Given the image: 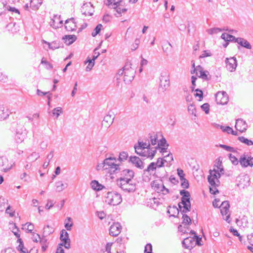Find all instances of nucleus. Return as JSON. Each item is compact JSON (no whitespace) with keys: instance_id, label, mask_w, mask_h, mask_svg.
Wrapping results in <instances>:
<instances>
[{"instance_id":"obj_1","label":"nucleus","mask_w":253,"mask_h":253,"mask_svg":"<svg viewBox=\"0 0 253 253\" xmlns=\"http://www.w3.org/2000/svg\"><path fill=\"white\" fill-rule=\"evenodd\" d=\"M220 173H217L216 171L210 170V175L208 177V182L211 185L210 192L211 194L215 195L219 193L216 187L220 184L219 178L220 177Z\"/></svg>"},{"instance_id":"obj_2","label":"nucleus","mask_w":253,"mask_h":253,"mask_svg":"<svg viewBox=\"0 0 253 253\" xmlns=\"http://www.w3.org/2000/svg\"><path fill=\"white\" fill-rule=\"evenodd\" d=\"M117 161L115 157L106 158L103 161L105 169H108L111 174H116L120 171V165L116 164Z\"/></svg>"},{"instance_id":"obj_3","label":"nucleus","mask_w":253,"mask_h":253,"mask_svg":"<svg viewBox=\"0 0 253 253\" xmlns=\"http://www.w3.org/2000/svg\"><path fill=\"white\" fill-rule=\"evenodd\" d=\"M105 202L110 205L116 206L122 202L121 194L115 191L108 192L105 196Z\"/></svg>"},{"instance_id":"obj_4","label":"nucleus","mask_w":253,"mask_h":253,"mask_svg":"<svg viewBox=\"0 0 253 253\" xmlns=\"http://www.w3.org/2000/svg\"><path fill=\"white\" fill-rule=\"evenodd\" d=\"M180 194L182 196L181 198V203L183 205L182 212H187L190 211L191 209L190 202L191 195L189 191L183 189L180 191Z\"/></svg>"},{"instance_id":"obj_5","label":"nucleus","mask_w":253,"mask_h":253,"mask_svg":"<svg viewBox=\"0 0 253 253\" xmlns=\"http://www.w3.org/2000/svg\"><path fill=\"white\" fill-rule=\"evenodd\" d=\"M117 185L123 191L128 193L133 192L136 189V183L133 179L130 181L123 180L122 181H117Z\"/></svg>"},{"instance_id":"obj_6","label":"nucleus","mask_w":253,"mask_h":253,"mask_svg":"<svg viewBox=\"0 0 253 253\" xmlns=\"http://www.w3.org/2000/svg\"><path fill=\"white\" fill-rule=\"evenodd\" d=\"M160 83L159 86V91L164 92L170 86L169 76L161 74L160 77Z\"/></svg>"},{"instance_id":"obj_7","label":"nucleus","mask_w":253,"mask_h":253,"mask_svg":"<svg viewBox=\"0 0 253 253\" xmlns=\"http://www.w3.org/2000/svg\"><path fill=\"white\" fill-rule=\"evenodd\" d=\"M119 172H121L120 177L118 179L117 181H122L123 180L130 181L133 179L134 176V172L131 169H125Z\"/></svg>"},{"instance_id":"obj_8","label":"nucleus","mask_w":253,"mask_h":253,"mask_svg":"<svg viewBox=\"0 0 253 253\" xmlns=\"http://www.w3.org/2000/svg\"><path fill=\"white\" fill-rule=\"evenodd\" d=\"M150 144L149 142L147 143L138 141V145H135L134 147L135 153L139 155H144L143 154V151H145V149H150Z\"/></svg>"},{"instance_id":"obj_9","label":"nucleus","mask_w":253,"mask_h":253,"mask_svg":"<svg viewBox=\"0 0 253 253\" xmlns=\"http://www.w3.org/2000/svg\"><path fill=\"white\" fill-rule=\"evenodd\" d=\"M128 162L139 169H142L144 168V163L138 157L136 156H130Z\"/></svg>"},{"instance_id":"obj_10","label":"nucleus","mask_w":253,"mask_h":253,"mask_svg":"<svg viewBox=\"0 0 253 253\" xmlns=\"http://www.w3.org/2000/svg\"><path fill=\"white\" fill-rule=\"evenodd\" d=\"M122 230V226L121 224L117 222L114 223L109 228V234L114 237L117 236Z\"/></svg>"},{"instance_id":"obj_11","label":"nucleus","mask_w":253,"mask_h":253,"mask_svg":"<svg viewBox=\"0 0 253 253\" xmlns=\"http://www.w3.org/2000/svg\"><path fill=\"white\" fill-rule=\"evenodd\" d=\"M226 68L230 72H233L237 67V60L234 57L226 58L225 60Z\"/></svg>"},{"instance_id":"obj_12","label":"nucleus","mask_w":253,"mask_h":253,"mask_svg":"<svg viewBox=\"0 0 253 253\" xmlns=\"http://www.w3.org/2000/svg\"><path fill=\"white\" fill-rule=\"evenodd\" d=\"M230 204L228 201H224L222 202V216L223 214L226 215V218L224 219L228 223H230L231 220L230 218V211H229Z\"/></svg>"},{"instance_id":"obj_13","label":"nucleus","mask_w":253,"mask_h":253,"mask_svg":"<svg viewBox=\"0 0 253 253\" xmlns=\"http://www.w3.org/2000/svg\"><path fill=\"white\" fill-rule=\"evenodd\" d=\"M12 164L9 163L5 157H0V169L5 172L10 170L12 168Z\"/></svg>"},{"instance_id":"obj_14","label":"nucleus","mask_w":253,"mask_h":253,"mask_svg":"<svg viewBox=\"0 0 253 253\" xmlns=\"http://www.w3.org/2000/svg\"><path fill=\"white\" fill-rule=\"evenodd\" d=\"M235 127L240 132H244L247 129L248 125L243 119H238L236 121Z\"/></svg>"},{"instance_id":"obj_15","label":"nucleus","mask_w":253,"mask_h":253,"mask_svg":"<svg viewBox=\"0 0 253 253\" xmlns=\"http://www.w3.org/2000/svg\"><path fill=\"white\" fill-rule=\"evenodd\" d=\"M65 28L68 31H74L76 30L77 25L74 18L68 19L65 21Z\"/></svg>"},{"instance_id":"obj_16","label":"nucleus","mask_w":253,"mask_h":253,"mask_svg":"<svg viewBox=\"0 0 253 253\" xmlns=\"http://www.w3.org/2000/svg\"><path fill=\"white\" fill-rule=\"evenodd\" d=\"M135 71L134 69H130L124 74V81L126 84H129L133 80Z\"/></svg>"},{"instance_id":"obj_17","label":"nucleus","mask_w":253,"mask_h":253,"mask_svg":"<svg viewBox=\"0 0 253 253\" xmlns=\"http://www.w3.org/2000/svg\"><path fill=\"white\" fill-rule=\"evenodd\" d=\"M195 239L192 237H187L185 238L182 243V246L186 249L191 250L194 247Z\"/></svg>"},{"instance_id":"obj_18","label":"nucleus","mask_w":253,"mask_h":253,"mask_svg":"<svg viewBox=\"0 0 253 253\" xmlns=\"http://www.w3.org/2000/svg\"><path fill=\"white\" fill-rule=\"evenodd\" d=\"M66 237H63L62 234L60 235V239L62 241L61 243H60L58 246L63 247L64 246L66 249H69L70 248V239L69 238V234L66 233Z\"/></svg>"},{"instance_id":"obj_19","label":"nucleus","mask_w":253,"mask_h":253,"mask_svg":"<svg viewBox=\"0 0 253 253\" xmlns=\"http://www.w3.org/2000/svg\"><path fill=\"white\" fill-rule=\"evenodd\" d=\"M197 69L199 75H198L199 78H202V79L206 81H209L211 79V77H209V72L208 71L204 70L203 67L200 66H197Z\"/></svg>"},{"instance_id":"obj_20","label":"nucleus","mask_w":253,"mask_h":253,"mask_svg":"<svg viewBox=\"0 0 253 253\" xmlns=\"http://www.w3.org/2000/svg\"><path fill=\"white\" fill-rule=\"evenodd\" d=\"M10 112L7 107L0 105V121L6 120L9 116Z\"/></svg>"},{"instance_id":"obj_21","label":"nucleus","mask_w":253,"mask_h":253,"mask_svg":"<svg viewBox=\"0 0 253 253\" xmlns=\"http://www.w3.org/2000/svg\"><path fill=\"white\" fill-rule=\"evenodd\" d=\"M236 38L230 34L226 33H222V40H224L225 42V43L222 44L223 46L224 47H226L229 44V42H234L235 41Z\"/></svg>"},{"instance_id":"obj_22","label":"nucleus","mask_w":253,"mask_h":253,"mask_svg":"<svg viewBox=\"0 0 253 253\" xmlns=\"http://www.w3.org/2000/svg\"><path fill=\"white\" fill-rule=\"evenodd\" d=\"M248 155L244 153L242 155L239 160V163L243 168H247L250 165V161H249Z\"/></svg>"},{"instance_id":"obj_23","label":"nucleus","mask_w":253,"mask_h":253,"mask_svg":"<svg viewBox=\"0 0 253 253\" xmlns=\"http://www.w3.org/2000/svg\"><path fill=\"white\" fill-rule=\"evenodd\" d=\"M235 42H237L241 46L244 47L247 49H250L252 48L251 44L246 40L242 38H237L236 39Z\"/></svg>"},{"instance_id":"obj_24","label":"nucleus","mask_w":253,"mask_h":253,"mask_svg":"<svg viewBox=\"0 0 253 253\" xmlns=\"http://www.w3.org/2000/svg\"><path fill=\"white\" fill-rule=\"evenodd\" d=\"M168 208H169L167 212L169 214V216H172L174 217H178V215L179 214V209H177V207L175 206H173L172 207L169 206Z\"/></svg>"},{"instance_id":"obj_25","label":"nucleus","mask_w":253,"mask_h":253,"mask_svg":"<svg viewBox=\"0 0 253 253\" xmlns=\"http://www.w3.org/2000/svg\"><path fill=\"white\" fill-rule=\"evenodd\" d=\"M249 176L248 174H245L241 177L240 180H239V183L238 184V185H241L244 188L245 186L249 185Z\"/></svg>"},{"instance_id":"obj_26","label":"nucleus","mask_w":253,"mask_h":253,"mask_svg":"<svg viewBox=\"0 0 253 253\" xmlns=\"http://www.w3.org/2000/svg\"><path fill=\"white\" fill-rule=\"evenodd\" d=\"M91 188L95 191H99L105 188L104 186L101 184L99 182L96 180L91 181L90 183Z\"/></svg>"},{"instance_id":"obj_27","label":"nucleus","mask_w":253,"mask_h":253,"mask_svg":"<svg viewBox=\"0 0 253 253\" xmlns=\"http://www.w3.org/2000/svg\"><path fill=\"white\" fill-rule=\"evenodd\" d=\"M26 137L25 132H21L20 131H16L15 134V139L17 143H21Z\"/></svg>"},{"instance_id":"obj_28","label":"nucleus","mask_w":253,"mask_h":253,"mask_svg":"<svg viewBox=\"0 0 253 253\" xmlns=\"http://www.w3.org/2000/svg\"><path fill=\"white\" fill-rule=\"evenodd\" d=\"M63 40H64L65 43L68 45L71 44L73 43L76 40L77 37L75 35H65L63 37Z\"/></svg>"},{"instance_id":"obj_29","label":"nucleus","mask_w":253,"mask_h":253,"mask_svg":"<svg viewBox=\"0 0 253 253\" xmlns=\"http://www.w3.org/2000/svg\"><path fill=\"white\" fill-rule=\"evenodd\" d=\"M114 120V117L112 115L108 114L104 117L103 121V124H105V123H107V126H108L107 127H109L112 124Z\"/></svg>"},{"instance_id":"obj_30","label":"nucleus","mask_w":253,"mask_h":253,"mask_svg":"<svg viewBox=\"0 0 253 253\" xmlns=\"http://www.w3.org/2000/svg\"><path fill=\"white\" fill-rule=\"evenodd\" d=\"M67 186L68 184L67 183H63L61 181H58L55 183L56 190L58 192L62 191Z\"/></svg>"},{"instance_id":"obj_31","label":"nucleus","mask_w":253,"mask_h":253,"mask_svg":"<svg viewBox=\"0 0 253 253\" xmlns=\"http://www.w3.org/2000/svg\"><path fill=\"white\" fill-rule=\"evenodd\" d=\"M214 169L212 170H215L217 173L221 172V161L220 157H218L215 161L214 164Z\"/></svg>"},{"instance_id":"obj_32","label":"nucleus","mask_w":253,"mask_h":253,"mask_svg":"<svg viewBox=\"0 0 253 253\" xmlns=\"http://www.w3.org/2000/svg\"><path fill=\"white\" fill-rule=\"evenodd\" d=\"M157 152L156 149L155 150H150L148 149L147 151H144V155H141L143 157H146L147 158H150L151 160L153 159L156 153Z\"/></svg>"},{"instance_id":"obj_33","label":"nucleus","mask_w":253,"mask_h":253,"mask_svg":"<svg viewBox=\"0 0 253 253\" xmlns=\"http://www.w3.org/2000/svg\"><path fill=\"white\" fill-rule=\"evenodd\" d=\"M42 3V0H31L30 7L33 10L39 8Z\"/></svg>"},{"instance_id":"obj_34","label":"nucleus","mask_w":253,"mask_h":253,"mask_svg":"<svg viewBox=\"0 0 253 253\" xmlns=\"http://www.w3.org/2000/svg\"><path fill=\"white\" fill-rule=\"evenodd\" d=\"M148 205H150L152 208L156 209L160 205L159 199L156 198L150 199L148 202Z\"/></svg>"},{"instance_id":"obj_35","label":"nucleus","mask_w":253,"mask_h":253,"mask_svg":"<svg viewBox=\"0 0 253 253\" xmlns=\"http://www.w3.org/2000/svg\"><path fill=\"white\" fill-rule=\"evenodd\" d=\"M92 5L90 3L84 4L82 6V14L86 16V15H92L93 14L92 12L91 11H87V7H91Z\"/></svg>"},{"instance_id":"obj_36","label":"nucleus","mask_w":253,"mask_h":253,"mask_svg":"<svg viewBox=\"0 0 253 253\" xmlns=\"http://www.w3.org/2000/svg\"><path fill=\"white\" fill-rule=\"evenodd\" d=\"M157 168H158V167L156 166V164H155V162H152L148 165L147 169L144 170V172H148L151 174V171H156Z\"/></svg>"},{"instance_id":"obj_37","label":"nucleus","mask_w":253,"mask_h":253,"mask_svg":"<svg viewBox=\"0 0 253 253\" xmlns=\"http://www.w3.org/2000/svg\"><path fill=\"white\" fill-rule=\"evenodd\" d=\"M73 225V223L72 222V218L70 217H67L65 220V225L64 226L65 228L68 230L70 231L71 230V228Z\"/></svg>"},{"instance_id":"obj_38","label":"nucleus","mask_w":253,"mask_h":253,"mask_svg":"<svg viewBox=\"0 0 253 253\" xmlns=\"http://www.w3.org/2000/svg\"><path fill=\"white\" fill-rule=\"evenodd\" d=\"M54 232V229L49 225H47L43 228V234L44 236H47Z\"/></svg>"},{"instance_id":"obj_39","label":"nucleus","mask_w":253,"mask_h":253,"mask_svg":"<svg viewBox=\"0 0 253 253\" xmlns=\"http://www.w3.org/2000/svg\"><path fill=\"white\" fill-rule=\"evenodd\" d=\"M182 214V223L185 225H188L191 224V219L190 217L185 213Z\"/></svg>"},{"instance_id":"obj_40","label":"nucleus","mask_w":253,"mask_h":253,"mask_svg":"<svg viewBox=\"0 0 253 253\" xmlns=\"http://www.w3.org/2000/svg\"><path fill=\"white\" fill-rule=\"evenodd\" d=\"M128 158V153L126 152L123 151L120 153L118 160L121 162H124Z\"/></svg>"},{"instance_id":"obj_41","label":"nucleus","mask_w":253,"mask_h":253,"mask_svg":"<svg viewBox=\"0 0 253 253\" xmlns=\"http://www.w3.org/2000/svg\"><path fill=\"white\" fill-rule=\"evenodd\" d=\"M238 139L241 142L246 144L248 146L253 145V142L251 140H249L244 136H239Z\"/></svg>"},{"instance_id":"obj_42","label":"nucleus","mask_w":253,"mask_h":253,"mask_svg":"<svg viewBox=\"0 0 253 253\" xmlns=\"http://www.w3.org/2000/svg\"><path fill=\"white\" fill-rule=\"evenodd\" d=\"M168 161L167 160H165L164 158H159L155 164H156V166L158 168H160L163 167L164 166L165 163L167 162Z\"/></svg>"},{"instance_id":"obj_43","label":"nucleus","mask_w":253,"mask_h":253,"mask_svg":"<svg viewBox=\"0 0 253 253\" xmlns=\"http://www.w3.org/2000/svg\"><path fill=\"white\" fill-rule=\"evenodd\" d=\"M102 25L101 24H98L94 28L92 32L91 35L93 37L96 36L100 32Z\"/></svg>"},{"instance_id":"obj_44","label":"nucleus","mask_w":253,"mask_h":253,"mask_svg":"<svg viewBox=\"0 0 253 253\" xmlns=\"http://www.w3.org/2000/svg\"><path fill=\"white\" fill-rule=\"evenodd\" d=\"M63 113L62 109L61 107H58L54 108L52 110V115L56 116V118H58L60 114Z\"/></svg>"},{"instance_id":"obj_45","label":"nucleus","mask_w":253,"mask_h":253,"mask_svg":"<svg viewBox=\"0 0 253 253\" xmlns=\"http://www.w3.org/2000/svg\"><path fill=\"white\" fill-rule=\"evenodd\" d=\"M221 31V29L219 28H213L208 29L207 32L210 35H214L218 33Z\"/></svg>"},{"instance_id":"obj_46","label":"nucleus","mask_w":253,"mask_h":253,"mask_svg":"<svg viewBox=\"0 0 253 253\" xmlns=\"http://www.w3.org/2000/svg\"><path fill=\"white\" fill-rule=\"evenodd\" d=\"M228 156L233 165L236 166L239 164V160L235 156L232 154H229Z\"/></svg>"},{"instance_id":"obj_47","label":"nucleus","mask_w":253,"mask_h":253,"mask_svg":"<svg viewBox=\"0 0 253 253\" xmlns=\"http://www.w3.org/2000/svg\"><path fill=\"white\" fill-rule=\"evenodd\" d=\"M40 243L42 245V252H45L47 248V240L42 238L40 240Z\"/></svg>"},{"instance_id":"obj_48","label":"nucleus","mask_w":253,"mask_h":253,"mask_svg":"<svg viewBox=\"0 0 253 253\" xmlns=\"http://www.w3.org/2000/svg\"><path fill=\"white\" fill-rule=\"evenodd\" d=\"M188 111L189 113L194 115L195 116H196V109L195 107V105L194 104H191L188 107Z\"/></svg>"},{"instance_id":"obj_49","label":"nucleus","mask_w":253,"mask_h":253,"mask_svg":"<svg viewBox=\"0 0 253 253\" xmlns=\"http://www.w3.org/2000/svg\"><path fill=\"white\" fill-rule=\"evenodd\" d=\"M49 48L52 50L57 49L60 47V44L58 42L54 41L51 43H49Z\"/></svg>"},{"instance_id":"obj_50","label":"nucleus","mask_w":253,"mask_h":253,"mask_svg":"<svg viewBox=\"0 0 253 253\" xmlns=\"http://www.w3.org/2000/svg\"><path fill=\"white\" fill-rule=\"evenodd\" d=\"M195 91L196 92V93L194 94L196 97H199V101L202 100V99L203 98V91L197 88L195 90Z\"/></svg>"},{"instance_id":"obj_51","label":"nucleus","mask_w":253,"mask_h":253,"mask_svg":"<svg viewBox=\"0 0 253 253\" xmlns=\"http://www.w3.org/2000/svg\"><path fill=\"white\" fill-rule=\"evenodd\" d=\"M228 101L229 97L227 93L225 91H222V105L227 104Z\"/></svg>"},{"instance_id":"obj_52","label":"nucleus","mask_w":253,"mask_h":253,"mask_svg":"<svg viewBox=\"0 0 253 253\" xmlns=\"http://www.w3.org/2000/svg\"><path fill=\"white\" fill-rule=\"evenodd\" d=\"M6 200L2 198H0V211H2L5 209Z\"/></svg>"},{"instance_id":"obj_53","label":"nucleus","mask_w":253,"mask_h":253,"mask_svg":"<svg viewBox=\"0 0 253 253\" xmlns=\"http://www.w3.org/2000/svg\"><path fill=\"white\" fill-rule=\"evenodd\" d=\"M201 107L206 114H208L209 113L210 105L208 103H204L201 106Z\"/></svg>"},{"instance_id":"obj_54","label":"nucleus","mask_w":253,"mask_h":253,"mask_svg":"<svg viewBox=\"0 0 253 253\" xmlns=\"http://www.w3.org/2000/svg\"><path fill=\"white\" fill-rule=\"evenodd\" d=\"M152 187L153 189L157 191L158 193L161 192V185L155 181L152 184Z\"/></svg>"},{"instance_id":"obj_55","label":"nucleus","mask_w":253,"mask_h":253,"mask_svg":"<svg viewBox=\"0 0 253 253\" xmlns=\"http://www.w3.org/2000/svg\"><path fill=\"white\" fill-rule=\"evenodd\" d=\"M144 253H152V245L150 243H148L145 246Z\"/></svg>"},{"instance_id":"obj_56","label":"nucleus","mask_w":253,"mask_h":253,"mask_svg":"<svg viewBox=\"0 0 253 253\" xmlns=\"http://www.w3.org/2000/svg\"><path fill=\"white\" fill-rule=\"evenodd\" d=\"M181 180V186L182 188L187 189L189 188V184L188 181L186 179L184 178Z\"/></svg>"},{"instance_id":"obj_57","label":"nucleus","mask_w":253,"mask_h":253,"mask_svg":"<svg viewBox=\"0 0 253 253\" xmlns=\"http://www.w3.org/2000/svg\"><path fill=\"white\" fill-rule=\"evenodd\" d=\"M87 61L88 62V64L86 67V71H89L94 65V61L92 59H88Z\"/></svg>"},{"instance_id":"obj_58","label":"nucleus","mask_w":253,"mask_h":253,"mask_svg":"<svg viewBox=\"0 0 253 253\" xmlns=\"http://www.w3.org/2000/svg\"><path fill=\"white\" fill-rule=\"evenodd\" d=\"M158 146L160 147H165L169 146V144L167 143V140L165 138H162L160 142L158 143Z\"/></svg>"},{"instance_id":"obj_59","label":"nucleus","mask_w":253,"mask_h":253,"mask_svg":"<svg viewBox=\"0 0 253 253\" xmlns=\"http://www.w3.org/2000/svg\"><path fill=\"white\" fill-rule=\"evenodd\" d=\"M252 238H253V235H251L250 236L248 237V239L249 240V243L251 244V246H248V249L252 252L253 253V241H252Z\"/></svg>"},{"instance_id":"obj_60","label":"nucleus","mask_w":253,"mask_h":253,"mask_svg":"<svg viewBox=\"0 0 253 253\" xmlns=\"http://www.w3.org/2000/svg\"><path fill=\"white\" fill-rule=\"evenodd\" d=\"M222 131L226 132L228 134L234 132V130H233V129L229 126H222Z\"/></svg>"},{"instance_id":"obj_61","label":"nucleus","mask_w":253,"mask_h":253,"mask_svg":"<svg viewBox=\"0 0 253 253\" xmlns=\"http://www.w3.org/2000/svg\"><path fill=\"white\" fill-rule=\"evenodd\" d=\"M221 94V91H218V92H216V93L215 94L214 96H215V102H216V104L217 105H220L221 104V98H218L217 97L218 96Z\"/></svg>"},{"instance_id":"obj_62","label":"nucleus","mask_w":253,"mask_h":253,"mask_svg":"<svg viewBox=\"0 0 253 253\" xmlns=\"http://www.w3.org/2000/svg\"><path fill=\"white\" fill-rule=\"evenodd\" d=\"M222 149H225L227 151L231 152H236V150L234 148L232 147L231 146H227L225 145L222 144Z\"/></svg>"},{"instance_id":"obj_63","label":"nucleus","mask_w":253,"mask_h":253,"mask_svg":"<svg viewBox=\"0 0 253 253\" xmlns=\"http://www.w3.org/2000/svg\"><path fill=\"white\" fill-rule=\"evenodd\" d=\"M220 202V199H215L214 201L212 202V205L214 208H217L219 209H220L221 207V204L220 205H219V203Z\"/></svg>"},{"instance_id":"obj_64","label":"nucleus","mask_w":253,"mask_h":253,"mask_svg":"<svg viewBox=\"0 0 253 253\" xmlns=\"http://www.w3.org/2000/svg\"><path fill=\"white\" fill-rule=\"evenodd\" d=\"M177 173L180 178V180H182L185 178V174L184 173L183 170L180 169H177Z\"/></svg>"}]
</instances>
